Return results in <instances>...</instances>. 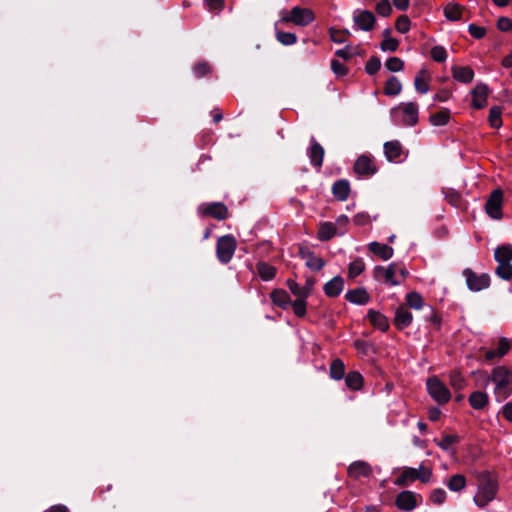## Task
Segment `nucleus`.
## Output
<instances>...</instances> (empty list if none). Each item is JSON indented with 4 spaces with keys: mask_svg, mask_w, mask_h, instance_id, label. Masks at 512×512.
<instances>
[{
    "mask_svg": "<svg viewBox=\"0 0 512 512\" xmlns=\"http://www.w3.org/2000/svg\"><path fill=\"white\" fill-rule=\"evenodd\" d=\"M354 170L359 175H372L376 171L372 161L366 156H360L356 160Z\"/></svg>",
    "mask_w": 512,
    "mask_h": 512,
    "instance_id": "nucleus-18",
    "label": "nucleus"
},
{
    "mask_svg": "<svg viewBox=\"0 0 512 512\" xmlns=\"http://www.w3.org/2000/svg\"><path fill=\"white\" fill-rule=\"evenodd\" d=\"M367 317L375 328H378L381 331H386L388 329V319L380 312L369 310Z\"/></svg>",
    "mask_w": 512,
    "mask_h": 512,
    "instance_id": "nucleus-24",
    "label": "nucleus"
},
{
    "mask_svg": "<svg viewBox=\"0 0 512 512\" xmlns=\"http://www.w3.org/2000/svg\"><path fill=\"white\" fill-rule=\"evenodd\" d=\"M464 275L470 290L480 291L489 286L490 277L487 274L476 275L471 270H465Z\"/></svg>",
    "mask_w": 512,
    "mask_h": 512,
    "instance_id": "nucleus-10",
    "label": "nucleus"
},
{
    "mask_svg": "<svg viewBox=\"0 0 512 512\" xmlns=\"http://www.w3.org/2000/svg\"><path fill=\"white\" fill-rule=\"evenodd\" d=\"M381 67V62L377 57H371L365 67L368 74L372 75L376 73Z\"/></svg>",
    "mask_w": 512,
    "mask_h": 512,
    "instance_id": "nucleus-55",
    "label": "nucleus"
},
{
    "mask_svg": "<svg viewBox=\"0 0 512 512\" xmlns=\"http://www.w3.org/2000/svg\"><path fill=\"white\" fill-rule=\"evenodd\" d=\"M353 20L358 28L363 31L371 30L375 24V16L368 10L355 12Z\"/></svg>",
    "mask_w": 512,
    "mask_h": 512,
    "instance_id": "nucleus-12",
    "label": "nucleus"
},
{
    "mask_svg": "<svg viewBox=\"0 0 512 512\" xmlns=\"http://www.w3.org/2000/svg\"><path fill=\"white\" fill-rule=\"evenodd\" d=\"M391 113H401V121L405 125L413 126L418 122V106L413 102L402 103L395 107Z\"/></svg>",
    "mask_w": 512,
    "mask_h": 512,
    "instance_id": "nucleus-8",
    "label": "nucleus"
},
{
    "mask_svg": "<svg viewBox=\"0 0 512 512\" xmlns=\"http://www.w3.org/2000/svg\"><path fill=\"white\" fill-rule=\"evenodd\" d=\"M372 473L370 465L364 461H355L348 468V474L354 479L368 477Z\"/></svg>",
    "mask_w": 512,
    "mask_h": 512,
    "instance_id": "nucleus-16",
    "label": "nucleus"
},
{
    "mask_svg": "<svg viewBox=\"0 0 512 512\" xmlns=\"http://www.w3.org/2000/svg\"><path fill=\"white\" fill-rule=\"evenodd\" d=\"M469 403L474 409H483L488 403V395L482 391H475L470 395Z\"/></svg>",
    "mask_w": 512,
    "mask_h": 512,
    "instance_id": "nucleus-29",
    "label": "nucleus"
},
{
    "mask_svg": "<svg viewBox=\"0 0 512 512\" xmlns=\"http://www.w3.org/2000/svg\"><path fill=\"white\" fill-rule=\"evenodd\" d=\"M331 69L337 76H344L347 72V69L344 66V64H342L338 60L331 61Z\"/></svg>",
    "mask_w": 512,
    "mask_h": 512,
    "instance_id": "nucleus-60",
    "label": "nucleus"
},
{
    "mask_svg": "<svg viewBox=\"0 0 512 512\" xmlns=\"http://www.w3.org/2000/svg\"><path fill=\"white\" fill-rule=\"evenodd\" d=\"M330 38L335 43H344L346 40V36H350L349 31H339L336 29H330Z\"/></svg>",
    "mask_w": 512,
    "mask_h": 512,
    "instance_id": "nucleus-54",
    "label": "nucleus"
},
{
    "mask_svg": "<svg viewBox=\"0 0 512 512\" xmlns=\"http://www.w3.org/2000/svg\"><path fill=\"white\" fill-rule=\"evenodd\" d=\"M497 27L503 32H512V20L508 17H501L497 22Z\"/></svg>",
    "mask_w": 512,
    "mask_h": 512,
    "instance_id": "nucleus-58",
    "label": "nucleus"
},
{
    "mask_svg": "<svg viewBox=\"0 0 512 512\" xmlns=\"http://www.w3.org/2000/svg\"><path fill=\"white\" fill-rule=\"evenodd\" d=\"M395 28L400 33H406L410 29V20L407 16H400L395 23Z\"/></svg>",
    "mask_w": 512,
    "mask_h": 512,
    "instance_id": "nucleus-53",
    "label": "nucleus"
},
{
    "mask_svg": "<svg viewBox=\"0 0 512 512\" xmlns=\"http://www.w3.org/2000/svg\"><path fill=\"white\" fill-rule=\"evenodd\" d=\"M336 235L335 224L331 222L321 223L318 230V238L322 241H327Z\"/></svg>",
    "mask_w": 512,
    "mask_h": 512,
    "instance_id": "nucleus-30",
    "label": "nucleus"
},
{
    "mask_svg": "<svg viewBox=\"0 0 512 512\" xmlns=\"http://www.w3.org/2000/svg\"><path fill=\"white\" fill-rule=\"evenodd\" d=\"M332 192L336 199L340 201L346 200L350 192L349 183L345 180L335 182L332 187Z\"/></svg>",
    "mask_w": 512,
    "mask_h": 512,
    "instance_id": "nucleus-27",
    "label": "nucleus"
},
{
    "mask_svg": "<svg viewBox=\"0 0 512 512\" xmlns=\"http://www.w3.org/2000/svg\"><path fill=\"white\" fill-rule=\"evenodd\" d=\"M353 221L356 225H367L370 223V216L365 212H361L354 216Z\"/></svg>",
    "mask_w": 512,
    "mask_h": 512,
    "instance_id": "nucleus-61",
    "label": "nucleus"
},
{
    "mask_svg": "<svg viewBox=\"0 0 512 512\" xmlns=\"http://www.w3.org/2000/svg\"><path fill=\"white\" fill-rule=\"evenodd\" d=\"M258 272L264 281L271 280L275 276V268L266 263L258 265Z\"/></svg>",
    "mask_w": 512,
    "mask_h": 512,
    "instance_id": "nucleus-42",
    "label": "nucleus"
},
{
    "mask_svg": "<svg viewBox=\"0 0 512 512\" xmlns=\"http://www.w3.org/2000/svg\"><path fill=\"white\" fill-rule=\"evenodd\" d=\"M503 416L508 421L512 422V403H507L503 407Z\"/></svg>",
    "mask_w": 512,
    "mask_h": 512,
    "instance_id": "nucleus-63",
    "label": "nucleus"
},
{
    "mask_svg": "<svg viewBox=\"0 0 512 512\" xmlns=\"http://www.w3.org/2000/svg\"><path fill=\"white\" fill-rule=\"evenodd\" d=\"M398 45L399 42L397 39L392 37H386L385 39H383L380 47L382 51L394 52L397 50Z\"/></svg>",
    "mask_w": 512,
    "mask_h": 512,
    "instance_id": "nucleus-52",
    "label": "nucleus"
},
{
    "mask_svg": "<svg viewBox=\"0 0 512 512\" xmlns=\"http://www.w3.org/2000/svg\"><path fill=\"white\" fill-rule=\"evenodd\" d=\"M488 120H489L491 127L496 128V129L500 128L502 125L501 109L497 106L492 107L489 111Z\"/></svg>",
    "mask_w": 512,
    "mask_h": 512,
    "instance_id": "nucleus-41",
    "label": "nucleus"
},
{
    "mask_svg": "<svg viewBox=\"0 0 512 512\" xmlns=\"http://www.w3.org/2000/svg\"><path fill=\"white\" fill-rule=\"evenodd\" d=\"M271 300L274 304L282 308H287L291 303L288 293L283 289L274 290L271 293Z\"/></svg>",
    "mask_w": 512,
    "mask_h": 512,
    "instance_id": "nucleus-31",
    "label": "nucleus"
},
{
    "mask_svg": "<svg viewBox=\"0 0 512 512\" xmlns=\"http://www.w3.org/2000/svg\"><path fill=\"white\" fill-rule=\"evenodd\" d=\"M418 479V470L416 468H405L401 476L395 481L396 485L405 486L409 482Z\"/></svg>",
    "mask_w": 512,
    "mask_h": 512,
    "instance_id": "nucleus-33",
    "label": "nucleus"
},
{
    "mask_svg": "<svg viewBox=\"0 0 512 512\" xmlns=\"http://www.w3.org/2000/svg\"><path fill=\"white\" fill-rule=\"evenodd\" d=\"M427 389L430 396L440 404L447 403L450 400L451 394L449 390L444 383L436 377L427 380Z\"/></svg>",
    "mask_w": 512,
    "mask_h": 512,
    "instance_id": "nucleus-5",
    "label": "nucleus"
},
{
    "mask_svg": "<svg viewBox=\"0 0 512 512\" xmlns=\"http://www.w3.org/2000/svg\"><path fill=\"white\" fill-rule=\"evenodd\" d=\"M236 249V241L234 237L226 235L221 237L217 242V257L222 263L231 260Z\"/></svg>",
    "mask_w": 512,
    "mask_h": 512,
    "instance_id": "nucleus-7",
    "label": "nucleus"
},
{
    "mask_svg": "<svg viewBox=\"0 0 512 512\" xmlns=\"http://www.w3.org/2000/svg\"><path fill=\"white\" fill-rule=\"evenodd\" d=\"M512 342L502 337L500 338L496 349H484L481 348V351L484 352V358L486 361L491 362L494 359H501L504 357L510 350Z\"/></svg>",
    "mask_w": 512,
    "mask_h": 512,
    "instance_id": "nucleus-9",
    "label": "nucleus"
},
{
    "mask_svg": "<svg viewBox=\"0 0 512 512\" xmlns=\"http://www.w3.org/2000/svg\"><path fill=\"white\" fill-rule=\"evenodd\" d=\"M401 90H402V84H401L400 80L395 76H391L387 80L385 87H384L385 94L389 95V96H396L401 92Z\"/></svg>",
    "mask_w": 512,
    "mask_h": 512,
    "instance_id": "nucleus-34",
    "label": "nucleus"
},
{
    "mask_svg": "<svg viewBox=\"0 0 512 512\" xmlns=\"http://www.w3.org/2000/svg\"><path fill=\"white\" fill-rule=\"evenodd\" d=\"M447 493L442 488L434 489L430 494V500L436 505H441L445 502Z\"/></svg>",
    "mask_w": 512,
    "mask_h": 512,
    "instance_id": "nucleus-47",
    "label": "nucleus"
},
{
    "mask_svg": "<svg viewBox=\"0 0 512 512\" xmlns=\"http://www.w3.org/2000/svg\"><path fill=\"white\" fill-rule=\"evenodd\" d=\"M496 274L504 280L512 279V265L510 263H498Z\"/></svg>",
    "mask_w": 512,
    "mask_h": 512,
    "instance_id": "nucleus-43",
    "label": "nucleus"
},
{
    "mask_svg": "<svg viewBox=\"0 0 512 512\" xmlns=\"http://www.w3.org/2000/svg\"><path fill=\"white\" fill-rule=\"evenodd\" d=\"M276 38L283 45H293L297 41L296 35L290 32H277Z\"/></svg>",
    "mask_w": 512,
    "mask_h": 512,
    "instance_id": "nucleus-45",
    "label": "nucleus"
},
{
    "mask_svg": "<svg viewBox=\"0 0 512 512\" xmlns=\"http://www.w3.org/2000/svg\"><path fill=\"white\" fill-rule=\"evenodd\" d=\"M203 215H210L218 220H223L228 216V211L222 203L203 204L198 208Z\"/></svg>",
    "mask_w": 512,
    "mask_h": 512,
    "instance_id": "nucleus-11",
    "label": "nucleus"
},
{
    "mask_svg": "<svg viewBox=\"0 0 512 512\" xmlns=\"http://www.w3.org/2000/svg\"><path fill=\"white\" fill-rule=\"evenodd\" d=\"M193 71L196 76L202 77L209 71V66L206 63H199L194 66Z\"/></svg>",
    "mask_w": 512,
    "mask_h": 512,
    "instance_id": "nucleus-62",
    "label": "nucleus"
},
{
    "mask_svg": "<svg viewBox=\"0 0 512 512\" xmlns=\"http://www.w3.org/2000/svg\"><path fill=\"white\" fill-rule=\"evenodd\" d=\"M430 73L426 68H422L415 77L414 86L417 92L426 94L429 91Z\"/></svg>",
    "mask_w": 512,
    "mask_h": 512,
    "instance_id": "nucleus-17",
    "label": "nucleus"
},
{
    "mask_svg": "<svg viewBox=\"0 0 512 512\" xmlns=\"http://www.w3.org/2000/svg\"><path fill=\"white\" fill-rule=\"evenodd\" d=\"M303 258L306 260V265L312 270L318 271L324 266L323 260L310 252L303 253Z\"/></svg>",
    "mask_w": 512,
    "mask_h": 512,
    "instance_id": "nucleus-39",
    "label": "nucleus"
},
{
    "mask_svg": "<svg viewBox=\"0 0 512 512\" xmlns=\"http://www.w3.org/2000/svg\"><path fill=\"white\" fill-rule=\"evenodd\" d=\"M346 299L358 305H364L369 302L370 296L364 288H357L346 293Z\"/></svg>",
    "mask_w": 512,
    "mask_h": 512,
    "instance_id": "nucleus-19",
    "label": "nucleus"
},
{
    "mask_svg": "<svg viewBox=\"0 0 512 512\" xmlns=\"http://www.w3.org/2000/svg\"><path fill=\"white\" fill-rule=\"evenodd\" d=\"M369 250L385 261L389 260L393 256V253H394V250L392 247H390L386 244L379 243V242H371L369 244Z\"/></svg>",
    "mask_w": 512,
    "mask_h": 512,
    "instance_id": "nucleus-20",
    "label": "nucleus"
},
{
    "mask_svg": "<svg viewBox=\"0 0 512 512\" xmlns=\"http://www.w3.org/2000/svg\"><path fill=\"white\" fill-rule=\"evenodd\" d=\"M450 384L456 390H461L465 386V379L459 372H452L450 374Z\"/></svg>",
    "mask_w": 512,
    "mask_h": 512,
    "instance_id": "nucleus-49",
    "label": "nucleus"
},
{
    "mask_svg": "<svg viewBox=\"0 0 512 512\" xmlns=\"http://www.w3.org/2000/svg\"><path fill=\"white\" fill-rule=\"evenodd\" d=\"M287 286L291 293L297 297V299H306L311 293L310 285L300 286L298 283L291 279L287 280Z\"/></svg>",
    "mask_w": 512,
    "mask_h": 512,
    "instance_id": "nucleus-26",
    "label": "nucleus"
},
{
    "mask_svg": "<svg viewBox=\"0 0 512 512\" xmlns=\"http://www.w3.org/2000/svg\"><path fill=\"white\" fill-rule=\"evenodd\" d=\"M431 57L436 62H444L447 59V52L443 46H435L431 49Z\"/></svg>",
    "mask_w": 512,
    "mask_h": 512,
    "instance_id": "nucleus-50",
    "label": "nucleus"
},
{
    "mask_svg": "<svg viewBox=\"0 0 512 512\" xmlns=\"http://www.w3.org/2000/svg\"><path fill=\"white\" fill-rule=\"evenodd\" d=\"M488 87L480 83L472 90V106L476 109H482L487 104Z\"/></svg>",
    "mask_w": 512,
    "mask_h": 512,
    "instance_id": "nucleus-13",
    "label": "nucleus"
},
{
    "mask_svg": "<svg viewBox=\"0 0 512 512\" xmlns=\"http://www.w3.org/2000/svg\"><path fill=\"white\" fill-rule=\"evenodd\" d=\"M503 192L501 189H495L489 195L485 211L489 217L499 220L502 218Z\"/></svg>",
    "mask_w": 512,
    "mask_h": 512,
    "instance_id": "nucleus-6",
    "label": "nucleus"
},
{
    "mask_svg": "<svg viewBox=\"0 0 512 512\" xmlns=\"http://www.w3.org/2000/svg\"><path fill=\"white\" fill-rule=\"evenodd\" d=\"M449 200V202L454 205V206H458L459 205V202H460V195L456 192H452L450 193L449 195L446 196Z\"/></svg>",
    "mask_w": 512,
    "mask_h": 512,
    "instance_id": "nucleus-64",
    "label": "nucleus"
},
{
    "mask_svg": "<svg viewBox=\"0 0 512 512\" xmlns=\"http://www.w3.org/2000/svg\"><path fill=\"white\" fill-rule=\"evenodd\" d=\"M466 477L463 474H454L449 477L445 484L452 492H461L466 487Z\"/></svg>",
    "mask_w": 512,
    "mask_h": 512,
    "instance_id": "nucleus-23",
    "label": "nucleus"
},
{
    "mask_svg": "<svg viewBox=\"0 0 512 512\" xmlns=\"http://www.w3.org/2000/svg\"><path fill=\"white\" fill-rule=\"evenodd\" d=\"M469 33L476 39H481L485 36L486 30L483 27L475 24H470L468 27Z\"/></svg>",
    "mask_w": 512,
    "mask_h": 512,
    "instance_id": "nucleus-59",
    "label": "nucleus"
},
{
    "mask_svg": "<svg viewBox=\"0 0 512 512\" xmlns=\"http://www.w3.org/2000/svg\"><path fill=\"white\" fill-rule=\"evenodd\" d=\"M396 504L402 510H413L417 506V495L412 491H403L397 496Z\"/></svg>",
    "mask_w": 512,
    "mask_h": 512,
    "instance_id": "nucleus-14",
    "label": "nucleus"
},
{
    "mask_svg": "<svg viewBox=\"0 0 512 512\" xmlns=\"http://www.w3.org/2000/svg\"><path fill=\"white\" fill-rule=\"evenodd\" d=\"M464 7L459 4H448L444 9L445 17L450 21H458L461 19Z\"/></svg>",
    "mask_w": 512,
    "mask_h": 512,
    "instance_id": "nucleus-32",
    "label": "nucleus"
},
{
    "mask_svg": "<svg viewBox=\"0 0 512 512\" xmlns=\"http://www.w3.org/2000/svg\"><path fill=\"white\" fill-rule=\"evenodd\" d=\"M408 271L398 266L396 263H391L387 267L376 266L374 268V278L382 283L397 286L400 285L402 280L406 279Z\"/></svg>",
    "mask_w": 512,
    "mask_h": 512,
    "instance_id": "nucleus-3",
    "label": "nucleus"
},
{
    "mask_svg": "<svg viewBox=\"0 0 512 512\" xmlns=\"http://www.w3.org/2000/svg\"><path fill=\"white\" fill-rule=\"evenodd\" d=\"M384 151L389 161L395 160L401 154V145L398 141L386 142L384 145Z\"/></svg>",
    "mask_w": 512,
    "mask_h": 512,
    "instance_id": "nucleus-35",
    "label": "nucleus"
},
{
    "mask_svg": "<svg viewBox=\"0 0 512 512\" xmlns=\"http://www.w3.org/2000/svg\"><path fill=\"white\" fill-rule=\"evenodd\" d=\"M365 270V263L361 258L352 261L349 265L348 276L355 278Z\"/></svg>",
    "mask_w": 512,
    "mask_h": 512,
    "instance_id": "nucleus-40",
    "label": "nucleus"
},
{
    "mask_svg": "<svg viewBox=\"0 0 512 512\" xmlns=\"http://www.w3.org/2000/svg\"><path fill=\"white\" fill-rule=\"evenodd\" d=\"M417 470H418V480H420L423 483H427L430 481L431 476H432V470L430 468L420 465Z\"/></svg>",
    "mask_w": 512,
    "mask_h": 512,
    "instance_id": "nucleus-57",
    "label": "nucleus"
},
{
    "mask_svg": "<svg viewBox=\"0 0 512 512\" xmlns=\"http://www.w3.org/2000/svg\"><path fill=\"white\" fill-rule=\"evenodd\" d=\"M344 364L341 360H335L330 367V375L333 379L339 380L344 375Z\"/></svg>",
    "mask_w": 512,
    "mask_h": 512,
    "instance_id": "nucleus-44",
    "label": "nucleus"
},
{
    "mask_svg": "<svg viewBox=\"0 0 512 512\" xmlns=\"http://www.w3.org/2000/svg\"><path fill=\"white\" fill-rule=\"evenodd\" d=\"M494 384V396L497 402H502L512 394L511 370L506 366H497L491 370L487 382Z\"/></svg>",
    "mask_w": 512,
    "mask_h": 512,
    "instance_id": "nucleus-1",
    "label": "nucleus"
},
{
    "mask_svg": "<svg viewBox=\"0 0 512 512\" xmlns=\"http://www.w3.org/2000/svg\"><path fill=\"white\" fill-rule=\"evenodd\" d=\"M406 303L410 308L414 310H420L424 307L423 298L417 292L408 293L406 295Z\"/></svg>",
    "mask_w": 512,
    "mask_h": 512,
    "instance_id": "nucleus-37",
    "label": "nucleus"
},
{
    "mask_svg": "<svg viewBox=\"0 0 512 512\" xmlns=\"http://www.w3.org/2000/svg\"><path fill=\"white\" fill-rule=\"evenodd\" d=\"M315 20L314 12L309 8L299 6L293 7L291 10H282L280 12V22L293 23L297 26H307Z\"/></svg>",
    "mask_w": 512,
    "mask_h": 512,
    "instance_id": "nucleus-4",
    "label": "nucleus"
},
{
    "mask_svg": "<svg viewBox=\"0 0 512 512\" xmlns=\"http://www.w3.org/2000/svg\"><path fill=\"white\" fill-rule=\"evenodd\" d=\"M385 66L391 72H398L403 69L404 62L398 57H391L385 62Z\"/></svg>",
    "mask_w": 512,
    "mask_h": 512,
    "instance_id": "nucleus-48",
    "label": "nucleus"
},
{
    "mask_svg": "<svg viewBox=\"0 0 512 512\" xmlns=\"http://www.w3.org/2000/svg\"><path fill=\"white\" fill-rule=\"evenodd\" d=\"M344 288V281L340 276H336L328 281L324 286V291L327 296L335 297L338 296Z\"/></svg>",
    "mask_w": 512,
    "mask_h": 512,
    "instance_id": "nucleus-21",
    "label": "nucleus"
},
{
    "mask_svg": "<svg viewBox=\"0 0 512 512\" xmlns=\"http://www.w3.org/2000/svg\"><path fill=\"white\" fill-rule=\"evenodd\" d=\"M435 441L441 449L448 450L451 445L459 441V437L457 435H444L440 441Z\"/></svg>",
    "mask_w": 512,
    "mask_h": 512,
    "instance_id": "nucleus-46",
    "label": "nucleus"
},
{
    "mask_svg": "<svg viewBox=\"0 0 512 512\" xmlns=\"http://www.w3.org/2000/svg\"><path fill=\"white\" fill-rule=\"evenodd\" d=\"M345 381L349 388L353 390H358L362 387L363 378L361 374H359L358 372H350L346 376Z\"/></svg>",
    "mask_w": 512,
    "mask_h": 512,
    "instance_id": "nucleus-38",
    "label": "nucleus"
},
{
    "mask_svg": "<svg viewBox=\"0 0 512 512\" xmlns=\"http://www.w3.org/2000/svg\"><path fill=\"white\" fill-rule=\"evenodd\" d=\"M498 492V484L494 478L488 473H482L478 476L477 492L474 495V503L484 508L490 502H492Z\"/></svg>",
    "mask_w": 512,
    "mask_h": 512,
    "instance_id": "nucleus-2",
    "label": "nucleus"
},
{
    "mask_svg": "<svg viewBox=\"0 0 512 512\" xmlns=\"http://www.w3.org/2000/svg\"><path fill=\"white\" fill-rule=\"evenodd\" d=\"M454 79L463 83H470L474 78L473 70L468 66H456L452 68Z\"/></svg>",
    "mask_w": 512,
    "mask_h": 512,
    "instance_id": "nucleus-22",
    "label": "nucleus"
},
{
    "mask_svg": "<svg viewBox=\"0 0 512 512\" xmlns=\"http://www.w3.org/2000/svg\"><path fill=\"white\" fill-rule=\"evenodd\" d=\"M450 119V112L447 109L441 110L430 116L429 120L433 126H444Z\"/></svg>",
    "mask_w": 512,
    "mask_h": 512,
    "instance_id": "nucleus-36",
    "label": "nucleus"
},
{
    "mask_svg": "<svg viewBox=\"0 0 512 512\" xmlns=\"http://www.w3.org/2000/svg\"><path fill=\"white\" fill-rule=\"evenodd\" d=\"M292 307H293V311L294 313L299 316V317H302L305 315L306 313V303H305V299H296L293 303H292Z\"/></svg>",
    "mask_w": 512,
    "mask_h": 512,
    "instance_id": "nucleus-56",
    "label": "nucleus"
},
{
    "mask_svg": "<svg viewBox=\"0 0 512 512\" xmlns=\"http://www.w3.org/2000/svg\"><path fill=\"white\" fill-rule=\"evenodd\" d=\"M376 11L379 15L383 17L389 16L392 12V7L389 0H380L377 3Z\"/></svg>",
    "mask_w": 512,
    "mask_h": 512,
    "instance_id": "nucleus-51",
    "label": "nucleus"
},
{
    "mask_svg": "<svg viewBox=\"0 0 512 512\" xmlns=\"http://www.w3.org/2000/svg\"><path fill=\"white\" fill-rule=\"evenodd\" d=\"M495 260L498 263H510L512 260V245H502L495 249Z\"/></svg>",
    "mask_w": 512,
    "mask_h": 512,
    "instance_id": "nucleus-28",
    "label": "nucleus"
},
{
    "mask_svg": "<svg viewBox=\"0 0 512 512\" xmlns=\"http://www.w3.org/2000/svg\"><path fill=\"white\" fill-rule=\"evenodd\" d=\"M309 157H310V161L313 165H315L317 167H320L322 165L323 157H324V149L319 143L315 142L314 139L311 140Z\"/></svg>",
    "mask_w": 512,
    "mask_h": 512,
    "instance_id": "nucleus-25",
    "label": "nucleus"
},
{
    "mask_svg": "<svg viewBox=\"0 0 512 512\" xmlns=\"http://www.w3.org/2000/svg\"><path fill=\"white\" fill-rule=\"evenodd\" d=\"M413 320V316L408 308L401 305L395 312L394 324L398 329H404L408 327Z\"/></svg>",
    "mask_w": 512,
    "mask_h": 512,
    "instance_id": "nucleus-15",
    "label": "nucleus"
}]
</instances>
